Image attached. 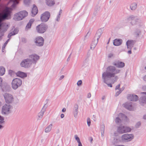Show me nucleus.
<instances>
[{
  "label": "nucleus",
  "mask_w": 146,
  "mask_h": 146,
  "mask_svg": "<svg viewBox=\"0 0 146 146\" xmlns=\"http://www.w3.org/2000/svg\"><path fill=\"white\" fill-rule=\"evenodd\" d=\"M120 72L119 69H116L114 66H109L106 68V71L102 73V77L103 82L108 86L112 87V84L110 83L109 84L108 81L111 80L112 83L116 82L118 77L115 75L119 73Z\"/></svg>",
  "instance_id": "obj_1"
},
{
  "label": "nucleus",
  "mask_w": 146,
  "mask_h": 146,
  "mask_svg": "<svg viewBox=\"0 0 146 146\" xmlns=\"http://www.w3.org/2000/svg\"><path fill=\"white\" fill-rule=\"evenodd\" d=\"M103 28H100L97 31L94 38V40L93 41L91 44L90 48L93 50L96 46L98 40L103 33Z\"/></svg>",
  "instance_id": "obj_2"
},
{
  "label": "nucleus",
  "mask_w": 146,
  "mask_h": 146,
  "mask_svg": "<svg viewBox=\"0 0 146 146\" xmlns=\"http://www.w3.org/2000/svg\"><path fill=\"white\" fill-rule=\"evenodd\" d=\"M12 108L11 105L5 104L2 107L1 113L4 116H7L11 112Z\"/></svg>",
  "instance_id": "obj_3"
},
{
  "label": "nucleus",
  "mask_w": 146,
  "mask_h": 146,
  "mask_svg": "<svg viewBox=\"0 0 146 146\" xmlns=\"http://www.w3.org/2000/svg\"><path fill=\"white\" fill-rule=\"evenodd\" d=\"M117 132H114V133L115 136H117L118 135V133L123 134L124 133H128L130 132L131 130L130 128L125 126L120 125L117 127Z\"/></svg>",
  "instance_id": "obj_4"
},
{
  "label": "nucleus",
  "mask_w": 146,
  "mask_h": 146,
  "mask_svg": "<svg viewBox=\"0 0 146 146\" xmlns=\"http://www.w3.org/2000/svg\"><path fill=\"white\" fill-rule=\"evenodd\" d=\"M12 10L11 8L6 7L2 12L0 13V18H7L9 17Z\"/></svg>",
  "instance_id": "obj_5"
},
{
  "label": "nucleus",
  "mask_w": 146,
  "mask_h": 146,
  "mask_svg": "<svg viewBox=\"0 0 146 146\" xmlns=\"http://www.w3.org/2000/svg\"><path fill=\"white\" fill-rule=\"evenodd\" d=\"M22 81L21 79L16 78L13 79L11 83L12 88L14 90H16L21 86Z\"/></svg>",
  "instance_id": "obj_6"
},
{
  "label": "nucleus",
  "mask_w": 146,
  "mask_h": 146,
  "mask_svg": "<svg viewBox=\"0 0 146 146\" xmlns=\"http://www.w3.org/2000/svg\"><path fill=\"white\" fill-rule=\"evenodd\" d=\"M48 27V26L46 24L41 23L36 27V30L38 33L42 34L46 31Z\"/></svg>",
  "instance_id": "obj_7"
},
{
  "label": "nucleus",
  "mask_w": 146,
  "mask_h": 146,
  "mask_svg": "<svg viewBox=\"0 0 146 146\" xmlns=\"http://www.w3.org/2000/svg\"><path fill=\"white\" fill-rule=\"evenodd\" d=\"M5 102L7 104L12 103L14 101V98L11 94L6 92L3 94Z\"/></svg>",
  "instance_id": "obj_8"
},
{
  "label": "nucleus",
  "mask_w": 146,
  "mask_h": 146,
  "mask_svg": "<svg viewBox=\"0 0 146 146\" xmlns=\"http://www.w3.org/2000/svg\"><path fill=\"white\" fill-rule=\"evenodd\" d=\"M32 64L31 60L28 58L22 60L21 63V66L27 68L30 67Z\"/></svg>",
  "instance_id": "obj_9"
},
{
  "label": "nucleus",
  "mask_w": 146,
  "mask_h": 146,
  "mask_svg": "<svg viewBox=\"0 0 146 146\" xmlns=\"http://www.w3.org/2000/svg\"><path fill=\"white\" fill-rule=\"evenodd\" d=\"M28 15V13L26 11L23 10L20 11L14 14V18H24Z\"/></svg>",
  "instance_id": "obj_10"
},
{
  "label": "nucleus",
  "mask_w": 146,
  "mask_h": 146,
  "mask_svg": "<svg viewBox=\"0 0 146 146\" xmlns=\"http://www.w3.org/2000/svg\"><path fill=\"white\" fill-rule=\"evenodd\" d=\"M134 138V135L132 134L126 133L122 135L121 139L123 141L128 142L131 141Z\"/></svg>",
  "instance_id": "obj_11"
},
{
  "label": "nucleus",
  "mask_w": 146,
  "mask_h": 146,
  "mask_svg": "<svg viewBox=\"0 0 146 146\" xmlns=\"http://www.w3.org/2000/svg\"><path fill=\"white\" fill-rule=\"evenodd\" d=\"M127 117L123 114L120 113L118 115V117L115 119V122L117 124H119L121 123V120L127 119Z\"/></svg>",
  "instance_id": "obj_12"
},
{
  "label": "nucleus",
  "mask_w": 146,
  "mask_h": 146,
  "mask_svg": "<svg viewBox=\"0 0 146 146\" xmlns=\"http://www.w3.org/2000/svg\"><path fill=\"white\" fill-rule=\"evenodd\" d=\"M44 39L40 36L36 37L35 40V42L36 46H43L44 43Z\"/></svg>",
  "instance_id": "obj_13"
},
{
  "label": "nucleus",
  "mask_w": 146,
  "mask_h": 146,
  "mask_svg": "<svg viewBox=\"0 0 146 146\" xmlns=\"http://www.w3.org/2000/svg\"><path fill=\"white\" fill-rule=\"evenodd\" d=\"M29 58L31 60L32 63L35 64H36L40 58L39 56L35 54H33L29 55Z\"/></svg>",
  "instance_id": "obj_14"
},
{
  "label": "nucleus",
  "mask_w": 146,
  "mask_h": 146,
  "mask_svg": "<svg viewBox=\"0 0 146 146\" xmlns=\"http://www.w3.org/2000/svg\"><path fill=\"white\" fill-rule=\"evenodd\" d=\"M141 93L142 94L145 95L141 97L139 100L140 104L143 106L145 104H146V92H142Z\"/></svg>",
  "instance_id": "obj_15"
},
{
  "label": "nucleus",
  "mask_w": 146,
  "mask_h": 146,
  "mask_svg": "<svg viewBox=\"0 0 146 146\" xmlns=\"http://www.w3.org/2000/svg\"><path fill=\"white\" fill-rule=\"evenodd\" d=\"M47 107V106H46V104H45L43 106L41 111L38 114V119L40 120L41 119L44 113L46 111Z\"/></svg>",
  "instance_id": "obj_16"
},
{
  "label": "nucleus",
  "mask_w": 146,
  "mask_h": 146,
  "mask_svg": "<svg viewBox=\"0 0 146 146\" xmlns=\"http://www.w3.org/2000/svg\"><path fill=\"white\" fill-rule=\"evenodd\" d=\"M2 90L3 92H9L11 88L9 86L7 83H4L1 86Z\"/></svg>",
  "instance_id": "obj_17"
},
{
  "label": "nucleus",
  "mask_w": 146,
  "mask_h": 146,
  "mask_svg": "<svg viewBox=\"0 0 146 146\" xmlns=\"http://www.w3.org/2000/svg\"><path fill=\"white\" fill-rule=\"evenodd\" d=\"M127 99L131 101H136L138 99V96L136 95L128 94L127 96Z\"/></svg>",
  "instance_id": "obj_18"
},
{
  "label": "nucleus",
  "mask_w": 146,
  "mask_h": 146,
  "mask_svg": "<svg viewBox=\"0 0 146 146\" xmlns=\"http://www.w3.org/2000/svg\"><path fill=\"white\" fill-rule=\"evenodd\" d=\"M78 105L76 104H74L73 108V113L74 117H76L78 113Z\"/></svg>",
  "instance_id": "obj_19"
},
{
  "label": "nucleus",
  "mask_w": 146,
  "mask_h": 146,
  "mask_svg": "<svg viewBox=\"0 0 146 146\" xmlns=\"http://www.w3.org/2000/svg\"><path fill=\"white\" fill-rule=\"evenodd\" d=\"M124 106L126 109L130 110L132 111L133 110V108L131 104V102H127L124 104Z\"/></svg>",
  "instance_id": "obj_20"
},
{
  "label": "nucleus",
  "mask_w": 146,
  "mask_h": 146,
  "mask_svg": "<svg viewBox=\"0 0 146 146\" xmlns=\"http://www.w3.org/2000/svg\"><path fill=\"white\" fill-rule=\"evenodd\" d=\"M113 64L119 68H122L125 65V63L124 62L119 61L114 62L113 63Z\"/></svg>",
  "instance_id": "obj_21"
},
{
  "label": "nucleus",
  "mask_w": 146,
  "mask_h": 146,
  "mask_svg": "<svg viewBox=\"0 0 146 146\" xmlns=\"http://www.w3.org/2000/svg\"><path fill=\"white\" fill-rule=\"evenodd\" d=\"M38 12V10L37 7L35 5H34L31 11V15L33 17L35 16L37 14Z\"/></svg>",
  "instance_id": "obj_22"
},
{
  "label": "nucleus",
  "mask_w": 146,
  "mask_h": 146,
  "mask_svg": "<svg viewBox=\"0 0 146 146\" xmlns=\"http://www.w3.org/2000/svg\"><path fill=\"white\" fill-rule=\"evenodd\" d=\"M126 44L127 48L131 49L134 44V41L132 40H128L126 42Z\"/></svg>",
  "instance_id": "obj_23"
},
{
  "label": "nucleus",
  "mask_w": 146,
  "mask_h": 146,
  "mask_svg": "<svg viewBox=\"0 0 146 146\" xmlns=\"http://www.w3.org/2000/svg\"><path fill=\"white\" fill-rule=\"evenodd\" d=\"M50 17V13L48 11H46L41 15L40 18H49Z\"/></svg>",
  "instance_id": "obj_24"
},
{
  "label": "nucleus",
  "mask_w": 146,
  "mask_h": 146,
  "mask_svg": "<svg viewBox=\"0 0 146 146\" xmlns=\"http://www.w3.org/2000/svg\"><path fill=\"white\" fill-rule=\"evenodd\" d=\"M45 3L48 6L51 7L54 5L55 2L54 0H45Z\"/></svg>",
  "instance_id": "obj_25"
},
{
  "label": "nucleus",
  "mask_w": 146,
  "mask_h": 146,
  "mask_svg": "<svg viewBox=\"0 0 146 146\" xmlns=\"http://www.w3.org/2000/svg\"><path fill=\"white\" fill-rule=\"evenodd\" d=\"M122 42V40L121 39H115L113 40V44L115 46L120 45Z\"/></svg>",
  "instance_id": "obj_26"
},
{
  "label": "nucleus",
  "mask_w": 146,
  "mask_h": 146,
  "mask_svg": "<svg viewBox=\"0 0 146 146\" xmlns=\"http://www.w3.org/2000/svg\"><path fill=\"white\" fill-rule=\"evenodd\" d=\"M35 20L34 19H31L29 21V23L27 24L25 29L26 30H28V29H30L31 26V25L34 22Z\"/></svg>",
  "instance_id": "obj_27"
},
{
  "label": "nucleus",
  "mask_w": 146,
  "mask_h": 146,
  "mask_svg": "<svg viewBox=\"0 0 146 146\" xmlns=\"http://www.w3.org/2000/svg\"><path fill=\"white\" fill-rule=\"evenodd\" d=\"M17 76L20 77L22 78H24L27 76V74L23 72L19 71L16 73Z\"/></svg>",
  "instance_id": "obj_28"
},
{
  "label": "nucleus",
  "mask_w": 146,
  "mask_h": 146,
  "mask_svg": "<svg viewBox=\"0 0 146 146\" xmlns=\"http://www.w3.org/2000/svg\"><path fill=\"white\" fill-rule=\"evenodd\" d=\"M137 5L135 3H133L131 4L130 6V8L131 10L134 11L137 9Z\"/></svg>",
  "instance_id": "obj_29"
},
{
  "label": "nucleus",
  "mask_w": 146,
  "mask_h": 146,
  "mask_svg": "<svg viewBox=\"0 0 146 146\" xmlns=\"http://www.w3.org/2000/svg\"><path fill=\"white\" fill-rule=\"evenodd\" d=\"M12 3L13 4L11 6L13 8H15L16 5L19 3V2L17 0H10L9 3Z\"/></svg>",
  "instance_id": "obj_30"
},
{
  "label": "nucleus",
  "mask_w": 146,
  "mask_h": 146,
  "mask_svg": "<svg viewBox=\"0 0 146 146\" xmlns=\"http://www.w3.org/2000/svg\"><path fill=\"white\" fill-rule=\"evenodd\" d=\"M52 125V124L48 125L45 129V132L47 133L49 132L51 130Z\"/></svg>",
  "instance_id": "obj_31"
},
{
  "label": "nucleus",
  "mask_w": 146,
  "mask_h": 146,
  "mask_svg": "<svg viewBox=\"0 0 146 146\" xmlns=\"http://www.w3.org/2000/svg\"><path fill=\"white\" fill-rule=\"evenodd\" d=\"M105 126L104 124H102L101 125L100 127V130L101 133V135L102 137H103L104 135V131H105Z\"/></svg>",
  "instance_id": "obj_32"
},
{
  "label": "nucleus",
  "mask_w": 146,
  "mask_h": 146,
  "mask_svg": "<svg viewBox=\"0 0 146 146\" xmlns=\"http://www.w3.org/2000/svg\"><path fill=\"white\" fill-rule=\"evenodd\" d=\"M129 21L130 22L132 25H135L136 23L137 20L138 19H129Z\"/></svg>",
  "instance_id": "obj_33"
},
{
  "label": "nucleus",
  "mask_w": 146,
  "mask_h": 146,
  "mask_svg": "<svg viewBox=\"0 0 146 146\" xmlns=\"http://www.w3.org/2000/svg\"><path fill=\"white\" fill-rule=\"evenodd\" d=\"M120 139L119 138H115L112 142V143L114 144H116L117 143L120 142Z\"/></svg>",
  "instance_id": "obj_34"
},
{
  "label": "nucleus",
  "mask_w": 146,
  "mask_h": 146,
  "mask_svg": "<svg viewBox=\"0 0 146 146\" xmlns=\"http://www.w3.org/2000/svg\"><path fill=\"white\" fill-rule=\"evenodd\" d=\"M5 69L2 66L0 67V75H3L5 73Z\"/></svg>",
  "instance_id": "obj_35"
},
{
  "label": "nucleus",
  "mask_w": 146,
  "mask_h": 146,
  "mask_svg": "<svg viewBox=\"0 0 146 146\" xmlns=\"http://www.w3.org/2000/svg\"><path fill=\"white\" fill-rule=\"evenodd\" d=\"M141 122L140 121L137 122L135 125V128H139L141 126Z\"/></svg>",
  "instance_id": "obj_36"
},
{
  "label": "nucleus",
  "mask_w": 146,
  "mask_h": 146,
  "mask_svg": "<svg viewBox=\"0 0 146 146\" xmlns=\"http://www.w3.org/2000/svg\"><path fill=\"white\" fill-rule=\"evenodd\" d=\"M90 34L89 33V32H88V33H87L86 35L85 36L84 38V39L83 41L85 43V41L87 39H88L90 36Z\"/></svg>",
  "instance_id": "obj_37"
},
{
  "label": "nucleus",
  "mask_w": 146,
  "mask_h": 146,
  "mask_svg": "<svg viewBox=\"0 0 146 146\" xmlns=\"http://www.w3.org/2000/svg\"><path fill=\"white\" fill-rule=\"evenodd\" d=\"M5 122L4 117L0 115V124H4Z\"/></svg>",
  "instance_id": "obj_38"
},
{
  "label": "nucleus",
  "mask_w": 146,
  "mask_h": 146,
  "mask_svg": "<svg viewBox=\"0 0 146 146\" xmlns=\"http://www.w3.org/2000/svg\"><path fill=\"white\" fill-rule=\"evenodd\" d=\"M31 2L30 0H24V3L25 5L28 6L30 4Z\"/></svg>",
  "instance_id": "obj_39"
},
{
  "label": "nucleus",
  "mask_w": 146,
  "mask_h": 146,
  "mask_svg": "<svg viewBox=\"0 0 146 146\" xmlns=\"http://www.w3.org/2000/svg\"><path fill=\"white\" fill-rule=\"evenodd\" d=\"M18 31L19 30L17 29H15L12 32L13 33V35H15L17 34Z\"/></svg>",
  "instance_id": "obj_40"
},
{
  "label": "nucleus",
  "mask_w": 146,
  "mask_h": 146,
  "mask_svg": "<svg viewBox=\"0 0 146 146\" xmlns=\"http://www.w3.org/2000/svg\"><path fill=\"white\" fill-rule=\"evenodd\" d=\"M74 138L78 143L80 142V138L78 137L77 135H74Z\"/></svg>",
  "instance_id": "obj_41"
},
{
  "label": "nucleus",
  "mask_w": 146,
  "mask_h": 146,
  "mask_svg": "<svg viewBox=\"0 0 146 146\" xmlns=\"http://www.w3.org/2000/svg\"><path fill=\"white\" fill-rule=\"evenodd\" d=\"M87 123L88 126L89 127L90 125L91 121L90 119L89 118H88L87 119Z\"/></svg>",
  "instance_id": "obj_42"
},
{
  "label": "nucleus",
  "mask_w": 146,
  "mask_h": 146,
  "mask_svg": "<svg viewBox=\"0 0 146 146\" xmlns=\"http://www.w3.org/2000/svg\"><path fill=\"white\" fill-rule=\"evenodd\" d=\"M121 92V91L120 90H118V91L116 92L115 94V96H118Z\"/></svg>",
  "instance_id": "obj_43"
},
{
  "label": "nucleus",
  "mask_w": 146,
  "mask_h": 146,
  "mask_svg": "<svg viewBox=\"0 0 146 146\" xmlns=\"http://www.w3.org/2000/svg\"><path fill=\"white\" fill-rule=\"evenodd\" d=\"M82 84V81L81 80H79L77 82V84L78 86H80Z\"/></svg>",
  "instance_id": "obj_44"
},
{
  "label": "nucleus",
  "mask_w": 146,
  "mask_h": 146,
  "mask_svg": "<svg viewBox=\"0 0 146 146\" xmlns=\"http://www.w3.org/2000/svg\"><path fill=\"white\" fill-rule=\"evenodd\" d=\"M120 84H119L118 85H117L115 87V90H119L120 89Z\"/></svg>",
  "instance_id": "obj_45"
},
{
  "label": "nucleus",
  "mask_w": 146,
  "mask_h": 146,
  "mask_svg": "<svg viewBox=\"0 0 146 146\" xmlns=\"http://www.w3.org/2000/svg\"><path fill=\"white\" fill-rule=\"evenodd\" d=\"M62 10H60L59 12V15L57 16V18H60V14L62 13Z\"/></svg>",
  "instance_id": "obj_46"
},
{
  "label": "nucleus",
  "mask_w": 146,
  "mask_h": 146,
  "mask_svg": "<svg viewBox=\"0 0 146 146\" xmlns=\"http://www.w3.org/2000/svg\"><path fill=\"white\" fill-rule=\"evenodd\" d=\"M41 21L43 22H46L48 21L49 19H40Z\"/></svg>",
  "instance_id": "obj_47"
},
{
  "label": "nucleus",
  "mask_w": 146,
  "mask_h": 146,
  "mask_svg": "<svg viewBox=\"0 0 146 146\" xmlns=\"http://www.w3.org/2000/svg\"><path fill=\"white\" fill-rule=\"evenodd\" d=\"M2 81L3 80L0 77V86L1 87V86L3 85V84L2 83Z\"/></svg>",
  "instance_id": "obj_48"
},
{
  "label": "nucleus",
  "mask_w": 146,
  "mask_h": 146,
  "mask_svg": "<svg viewBox=\"0 0 146 146\" xmlns=\"http://www.w3.org/2000/svg\"><path fill=\"white\" fill-rule=\"evenodd\" d=\"M91 93H89L87 94V98H89L91 97Z\"/></svg>",
  "instance_id": "obj_49"
},
{
  "label": "nucleus",
  "mask_w": 146,
  "mask_h": 146,
  "mask_svg": "<svg viewBox=\"0 0 146 146\" xmlns=\"http://www.w3.org/2000/svg\"><path fill=\"white\" fill-rule=\"evenodd\" d=\"M10 39V38L8 39L5 42V43L3 45V46H6V45L7 44L8 42L9 41Z\"/></svg>",
  "instance_id": "obj_50"
},
{
  "label": "nucleus",
  "mask_w": 146,
  "mask_h": 146,
  "mask_svg": "<svg viewBox=\"0 0 146 146\" xmlns=\"http://www.w3.org/2000/svg\"><path fill=\"white\" fill-rule=\"evenodd\" d=\"M13 35V33L11 32L10 33L8 36V37L9 38L11 36L13 35Z\"/></svg>",
  "instance_id": "obj_51"
},
{
  "label": "nucleus",
  "mask_w": 146,
  "mask_h": 146,
  "mask_svg": "<svg viewBox=\"0 0 146 146\" xmlns=\"http://www.w3.org/2000/svg\"><path fill=\"white\" fill-rule=\"evenodd\" d=\"M3 124H0V130L4 128V127L2 125Z\"/></svg>",
  "instance_id": "obj_52"
},
{
  "label": "nucleus",
  "mask_w": 146,
  "mask_h": 146,
  "mask_svg": "<svg viewBox=\"0 0 146 146\" xmlns=\"http://www.w3.org/2000/svg\"><path fill=\"white\" fill-rule=\"evenodd\" d=\"M108 56L109 58H110L113 56V55L112 54H110L108 55Z\"/></svg>",
  "instance_id": "obj_53"
},
{
  "label": "nucleus",
  "mask_w": 146,
  "mask_h": 146,
  "mask_svg": "<svg viewBox=\"0 0 146 146\" xmlns=\"http://www.w3.org/2000/svg\"><path fill=\"white\" fill-rule=\"evenodd\" d=\"M71 54H70V55L69 56V57H68L67 59V61H69L70 59V58L71 57Z\"/></svg>",
  "instance_id": "obj_54"
},
{
  "label": "nucleus",
  "mask_w": 146,
  "mask_h": 146,
  "mask_svg": "<svg viewBox=\"0 0 146 146\" xmlns=\"http://www.w3.org/2000/svg\"><path fill=\"white\" fill-rule=\"evenodd\" d=\"M64 76L63 75H62L59 78V80H61L62 79H63L64 78Z\"/></svg>",
  "instance_id": "obj_55"
},
{
  "label": "nucleus",
  "mask_w": 146,
  "mask_h": 146,
  "mask_svg": "<svg viewBox=\"0 0 146 146\" xmlns=\"http://www.w3.org/2000/svg\"><path fill=\"white\" fill-rule=\"evenodd\" d=\"M143 119H146V115H144L143 117Z\"/></svg>",
  "instance_id": "obj_56"
},
{
  "label": "nucleus",
  "mask_w": 146,
  "mask_h": 146,
  "mask_svg": "<svg viewBox=\"0 0 146 146\" xmlns=\"http://www.w3.org/2000/svg\"><path fill=\"white\" fill-rule=\"evenodd\" d=\"M124 87H123L121 89L120 88V90L121 91V92H122L124 90Z\"/></svg>",
  "instance_id": "obj_57"
},
{
  "label": "nucleus",
  "mask_w": 146,
  "mask_h": 146,
  "mask_svg": "<svg viewBox=\"0 0 146 146\" xmlns=\"http://www.w3.org/2000/svg\"><path fill=\"white\" fill-rule=\"evenodd\" d=\"M5 46H3L2 47V50L3 52H4V48H5Z\"/></svg>",
  "instance_id": "obj_58"
},
{
  "label": "nucleus",
  "mask_w": 146,
  "mask_h": 146,
  "mask_svg": "<svg viewBox=\"0 0 146 146\" xmlns=\"http://www.w3.org/2000/svg\"><path fill=\"white\" fill-rule=\"evenodd\" d=\"M78 143V146H82V143L81 142H80Z\"/></svg>",
  "instance_id": "obj_59"
},
{
  "label": "nucleus",
  "mask_w": 146,
  "mask_h": 146,
  "mask_svg": "<svg viewBox=\"0 0 146 146\" xmlns=\"http://www.w3.org/2000/svg\"><path fill=\"white\" fill-rule=\"evenodd\" d=\"M64 115L63 114H62L61 115V118H63L64 117Z\"/></svg>",
  "instance_id": "obj_60"
},
{
  "label": "nucleus",
  "mask_w": 146,
  "mask_h": 146,
  "mask_svg": "<svg viewBox=\"0 0 146 146\" xmlns=\"http://www.w3.org/2000/svg\"><path fill=\"white\" fill-rule=\"evenodd\" d=\"M66 109L65 108H63L62 110V111L64 112L66 111Z\"/></svg>",
  "instance_id": "obj_61"
},
{
  "label": "nucleus",
  "mask_w": 146,
  "mask_h": 146,
  "mask_svg": "<svg viewBox=\"0 0 146 146\" xmlns=\"http://www.w3.org/2000/svg\"><path fill=\"white\" fill-rule=\"evenodd\" d=\"M143 80L144 81H146V75L144 77Z\"/></svg>",
  "instance_id": "obj_62"
},
{
  "label": "nucleus",
  "mask_w": 146,
  "mask_h": 146,
  "mask_svg": "<svg viewBox=\"0 0 146 146\" xmlns=\"http://www.w3.org/2000/svg\"><path fill=\"white\" fill-rule=\"evenodd\" d=\"M128 53L129 54H131V50H129L128 51Z\"/></svg>",
  "instance_id": "obj_63"
},
{
  "label": "nucleus",
  "mask_w": 146,
  "mask_h": 146,
  "mask_svg": "<svg viewBox=\"0 0 146 146\" xmlns=\"http://www.w3.org/2000/svg\"><path fill=\"white\" fill-rule=\"evenodd\" d=\"M115 146H125L124 145H115Z\"/></svg>",
  "instance_id": "obj_64"
}]
</instances>
